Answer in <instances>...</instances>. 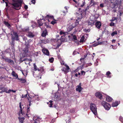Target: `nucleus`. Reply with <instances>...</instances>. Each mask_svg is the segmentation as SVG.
<instances>
[{"mask_svg": "<svg viewBox=\"0 0 123 123\" xmlns=\"http://www.w3.org/2000/svg\"><path fill=\"white\" fill-rule=\"evenodd\" d=\"M99 17V15L98 14H95L94 15H92L90 17V20L87 22L88 25L92 26L93 25Z\"/></svg>", "mask_w": 123, "mask_h": 123, "instance_id": "1", "label": "nucleus"}, {"mask_svg": "<svg viewBox=\"0 0 123 123\" xmlns=\"http://www.w3.org/2000/svg\"><path fill=\"white\" fill-rule=\"evenodd\" d=\"M23 2V0H12L10 4L15 8H20Z\"/></svg>", "mask_w": 123, "mask_h": 123, "instance_id": "2", "label": "nucleus"}, {"mask_svg": "<svg viewBox=\"0 0 123 123\" xmlns=\"http://www.w3.org/2000/svg\"><path fill=\"white\" fill-rule=\"evenodd\" d=\"M82 8H79V13H80V17L78 18L75 21V26L78 25L79 24V22L80 21V19L82 18V16L85 14L86 13V9H82Z\"/></svg>", "mask_w": 123, "mask_h": 123, "instance_id": "3", "label": "nucleus"}, {"mask_svg": "<svg viewBox=\"0 0 123 123\" xmlns=\"http://www.w3.org/2000/svg\"><path fill=\"white\" fill-rule=\"evenodd\" d=\"M91 110L93 114L96 115L97 114V108L95 104H91L90 105Z\"/></svg>", "mask_w": 123, "mask_h": 123, "instance_id": "4", "label": "nucleus"}, {"mask_svg": "<svg viewBox=\"0 0 123 123\" xmlns=\"http://www.w3.org/2000/svg\"><path fill=\"white\" fill-rule=\"evenodd\" d=\"M102 104L104 106L105 110H109L111 107V105L105 101H103L102 102Z\"/></svg>", "mask_w": 123, "mask_h": 123, "instance_id": "5", "label": "nucleus"}, {"mask_svg": "<svg viewBox=\"0 0 123 123\" xmlns=\"http://www.w3.org/2000/svg\"><path fill=\"white\" fill-rule=\"evenodd\" d=\"M11 35H12V40L13 41L15 40L18 41L19 40L18 38V35L17 32L14 31L13 32V34H11Z\"/></svg>", "mask_w": 123, "mask_h": 123, "instance_id": "6", "label": "nucleus"}, {"mask_svg": "<svg viewBox=\"0 0 123 123\" xmlns=\"http://www.w3.org/2000/svg\"><path fill=\"white\" fill-rule=\"evenodd\" d=\"M29 46L28 45H26L25 48H24L23 50L24 52L22 54L23 57H24L26 56H27V53L28 52Z\"/></svg>", "mask_w": 123, "mask_h": 123, "instance_id": "7", "label": "nucleus"}, {"mask_svg": "<svg viewBox=\"0 0 123 123\" xmlns=\"http://www.w3.org/2000/svg\"><path fill=\"white\" fill-rule=\"evenodd\" d=\"M95 25L96 27L98 29H99L100 28L101 26V23L100 21H96L95 24Z\"/></svg>", "mask_w": 123, "mask_h": 123, "instance_id": "8", "label": "nucleus"}, {"mask_svg": "<svg viewBox=\"0 0 123 123\" xmlns=\"http://www.w3.org/2000/svg\"><path fill=\"white\" fill-rule=\"evenodd\" d=\"M20 9L19 8V9H17L16 8H7L6 9V11L7 12H13V11L14 10H19Z\"/></svg>", "mask_w": 123, "mask_h": 123, "instance_id": "9", "label": "nucleus"}, {"mask_svg": "<svg viewBox=\"0 0 123 123\" xmlns=\"http://www.w3.org/2000/svg\"><path fill=\"white\" fill-rule=\"evenodd\" d=\"M81 83H79V85L76 86V90L77 91H78L79 92H80L82 90V88L81 87Z\"/></svg>", "mask_w": 123, "mask_h": 123, "instance_id": "10", "label": "nucleus"}, {"mask_svg": "<svg viewBox=\"0 0 123 123\" xmlns=\"http://www.w3.org/2000/svg\"><path fill=\"white\" fill-rule=\"evenodd\" d=\"M95 94L96 96L99 98L100 99H102V96L100 92H97Z\"/></svg>", "mask_w": 123, "mask_h": 123, "instance_id": "11", "label": "nucleus"}, {"mask_svg": "<svg viewBox=\"0 0 123 123\" xmlns=\"http://www.w3.org/2000/svg\"><path fill=\"white\" fill-rule=\"evenodd\" d=\"M42 51L44 54L47 55H49V52L47 49H44L42 50Z\"/></svg>", "mask_w": 123, "mask_h": 123, "instance_id": "12", "label": "nucleus"}, {"mask_svg": "<svg viewBox=\"0 0 123 123\" xmlns=\"http://www.w3.org/2000/svg\"><path fill=\"white\" fill-rule=\"evenodd\" d=\"M47 34V30L46 29H45L44 31H43L41 36L42 37H45L46 36Z\"/></svg>", "mask_w": 123, "mask_h": 123, "instance_id": "13", "label": "nucleus"}, {"mask_svg": "<svg viewBox=\"0 0 123 123\" xmlns=\"http://www.w3.org/2000/svg\"><path fill=\"white\" fill-rule=\"evenodd\" d=\"M5 61L9 63H13V61L11 59H8L7 57L6 59H5Z\"/></svg>", "mask_w": 123, "mask_h": 123, "instance_id": "14", "label": "nucleus"}, {"mask_svg": "<svg viewBox=\"0 0 123 123\" xmlns=\"http://www.w3.org/2000/svg\"><path fill=\"white\" fill-rule=\"evenodd\" d=\"M104 42H101L100 43H99V42L96 43H95L93 44L92 45V46L93 47H95L99 45H101L102 44H104Z\"/></svg>", "mask_w": 123, "mask_h": 123, "instance_id": "15", "label": "nucleus"}, {"mask_svg": "<svg viewBox=\"0 0 123 123\" xmlns=\"http://www.w3.org/2000/svg\"><path fill=\"white\" fill-rule=\"evenodd\" d=\"M12 75L14 77H15L16 78L18 79V75L14 71H13L12 73Z\"/></svg>", "mask_w": 123, "mask_h": 123, "instance_id": "16", "label": "nucleus"}, {"mask_svg": "<svg viewBox=\"0 0 123 123\" xmlns=\"http://www.w3.org/2000/svg\"><path fill=\"white\" fill-rule=\"evenodd\" d=\"M28 36L30 38H32L34 36V35L31 32H29Z\"/></svg>", "mask_w": 123, "mask_h": 123, "instance_id": "17", "label": "nucleus"}, {"mask_svg": "<svg viewBox=\"0 0 123 123\" xmlns=\"http://www.w3.org/2000/svg\"><path fill=\"white\" fill-rule=\"evenodd\" d=\"M49 41V40L47 39H43L41 40V43H43L45 44H46L48 43Z\"/></svg>", "mask_w": 123, "mask_h": 123, "instance_id": "18", "label": "nucleus"}, {"mask_svg": "<svg viewBox=\"0 0 123 123\" xmlns=\"http://www.w3.org/2000/svg\"><path fill=\"white\" fill-rule=\"evenodd\" d=\"M18 118L19 120V123H24V121L25 119V118L24 117L20 118L18 117Z\"/></svg>", "mask_w": 123, "mask_h": 123, "instance_id": "19", "label": "nucleus"}, {"mask_svg": "<svg viewBox=\"0 0 123 123\" xmlns=\"http://www.w3.org/2000/svg\"><path fill=\"white\" fill-rule=\"evenodd\" d=\"M4 24L7 27H8L9 28H10L11 25L8 22L5 21L4 22Z\"/></svg>", "mask_w": 123, "mask_h": 123, "instance_id": "20", "label": "nucleus"}, {"mask_svg": "<svg viewBox=\"0 0 123 123\" xmlns=\"http://www.w3.org/2000/svg\"><path fill=\"white\" fill-rule=\"evenodd\" d=\"M106 101L108 102H111L112 101V98H111L110 97L108 96L106 97Z\"/></svg>", "mask_w": 123, "mask_h": 123, "instance_id": "21", "label": "nucleus"}, {"mask_svg": "<svg viewBox=\"0 0 123 123\" xmlns=\"http://www.w3.org/2000/svg\"><path fill=\"white\" fill-rule=\"evenodd\" d=\"M118 105V101H116L115 102L113 103L112 104V106L113 107H115L117 106Z\"/></svg>", "mask_w": 123, "mask_h": 123, "instance_id": "22", "label": "nucleus"}, {"mask_svg": "<svg viewBox=\"0 0 123 123\" xmlns=\"http://www.w3.org/2000/svg\"><path fill=\"white\" fill-rule=\"evenodd\" d=\"M31 22L32 24L31 26L33 28L37 26L36 23L33 21H32Z\"/></svg>", "mask_w": 123, "mask_h": 123, "instance_id": "23", "label": "nucleus"}, {"mask_svg": "<svg viewBox=\"0 0 123 123\" xmlns=\"http://www.w3.org/2000/svg\"><path fill=\"white\" fill-rule=\"evenodd\" d=\"M18 80H19L20 81H21V82L23 83H25L26 82V81L25 79L22 78L19 79L18 78Z\"/></svg>", "mask_w": 123, "mask_h": 123, "instance_id": "24", "label": "nucleus"}, {"mask_svg": "<svg viewBox=\"0 0 123 123\" xmlns=\"http://www.w3.org/2000/svg\"><path fill=\"white\" fill-rule=\"evenodd\" d=\"M84 36H82L80 40V43H82L84 42Z\"/></svg>", "mask_w": 123, "mask_h": 123, "instance_id": "25", "label": "nucleus"}, {"mask_svg": "<svg viewBox=\"0 0 123 123\" xmlns=\"http://www.w3.org/2000/svg\"><path fill=\"white\" fill-rule=\"evenodd\" d=\"M42 20L41 19V20H38V23L39 24V26H41L42 25H43V23L41 21Z\"/></svg>", "mask_w": 123, "mask_h": 123, "instance_id": "26", "label": "nucleus"}, {"mask_svg": "<svg viewBox=\"0 0 123 123\" xmlns=\"http://www.w3.org/2000/svg\"><path fill=\"white\" fill-rule=\"evenodd\" d=\"M31 61V62H32V61L31 59V58L28 59L26 58V62H28V64H30V61Z\"/></svg>", "mask_w": 123, "mask_h": 123, "instance_id": "27", "label": "nucleus"}, {"mask_svg": "<svg viewBox=\"0 0 123 123\" xmlns=\"http://www.w3.org/2000/svg\"><path fill=\"white\" fill-rule=\"evenodd\" d=\"M47 17H48L49 18H51L52 19H53L54 20L55 19L54 18L53 16H50L49 15H47L46 16Z\"/></svg>", "mask_w": 123, "mask_h": 123, "instance_id": "28", "label": "nucleus"}, {"mask_svg": "<svg viewBox=\"0 0 123 123\" xmlns=\"http://www.w3.org/2000/svg\"><path fill=\"white\" fill-rule=\"evenodd\" d=\"M117 31H115L114 32H113L111 34V35L112 36H114L115 35H117Z\"/></svg>", "mask_w": 123, "mask_h": 123, "instance_id": "29", "label": "nucleus"}, {"mask_svg": "<svg viewBox=\"0 0 123 123\" xmlns=\"http://www.w3.org/2000/svg\"><path fill=\"white\" fill-rule=\"evenodd\" d=\"M33 66H34V70L35 71H36L37 69V66L36 65L35 63L34 64Z\"/></svg>", "mask_w": 123, "mask_h": 123, "instance_id": "30", "label": "nucleus"}, {"mask_svg": "<svg viewBox=\"0 0 123 123\" xmlns=\"http://www.w3.org/2000/svg\"><path fill=\"white\" fill-rule=\"evenodd\" d=\"M111 74V73L109 71H108L106 73V75H107V77L110 78L111 77V76H109V75L110 74Z\"/></svg>", "mask_w": 123, "mask_h": 123, "instance_id": "31", "label": "nucleus"}, {"mask_svg": "<svg viewBox=\"0 0 123 123\" xmlns=\"http://www.w3.org/2000/svg\"><path fill=\"white\" fill-rule=\"evenodd\" d=\"M54 60L53 58L52 57L49 59V61L50 62L52 63L54 61Z\"/></svg>", "mask_w": 123, "mask_h": 123, "instance_id": "32", "label": "nucleus"}, {"mask_svg": "<svg viewBox=\"0 0 123 123\" xmlns=\"http://www.w3.org/2000/svg\"><path fill=\"white\" fill-rule=\"evenodd\" d=\"M61 70L62 71H63L65 73H68L66 69L65 68H62L61 69Z\"/></svg>", "mask_w": 123, "mask_h": 123, "instance_id": "33", "label": "nucleus"}, {"mask_svg": "<svg viewBox=\"0 0 123 123\" xmlns=\"http://www.w3.org/2000/svg\"><path fill=\"white\" fill-rule=\"evenodd\" d=\"M66 67V68H65L66 69L67 71V72H68L69 71V70H70V68L68 66H67V67Z\"/></svg>", "mask_w": 123, "mask_h": 123, "instance_id": "34", "label": "nucleus"}, {"mask_svg": "<svg viewBox=\"0 0 123 123\" xmlns=\"http://www.w3.org/2000/svg\"><path fill=\"white\" fill-rule=\"evenodd\" d=\"M19 107L20 108V111H22V108L21 107V102H20L19 104Z\"/></svg>", "mask_w": 123, "mask_h": 123, "instance_id": "35", "label": "nucleus"}, {"mask_svg": "<svg viewBox=\"0 0 123 123\" xmlns=\"http://www.w3.org/2000/svg\"><path fill=\"white\" fill-rule=\"evenodd\" d=\"M1 56L2 57V58L5 60V59L7 58L4 55H2Z\"/></svg>", "mask_w": 123, "mask_h": 123, "instance_id": "36", "label": "nucleus"}, {"mask_svg": "<svg viewBox=\"0 0 123 123\" xmlns=\"http://www.w3.org/2000/svg\"><path fill=\"white\" fill-rule=\"evenodd\" d=\"M73 36L74 39L75 40H77V37L75 35H73Z\"/></svg>", "mask_w": 123, "mask_h": 123, "instance_id": "37", "label": "nucleus"}, {"mask_svg": "<svg viewBox=\"0 0 123 123\" xmlns=\"http://www.w3.org/2000/svg\"><path fill=\"white\" fill-rule=\"evenodd\" d=\"M45 25L47 28L49 27V28H50V27L49 25V24L48 23H45Z\"/></svg>", "mask_w": 123, "mask_h": 123, "instance_id": "38", "label": "nucleus"}, {"mask_svg": "<svg viewBox=\"0 0 123 123\" xmlns=\"http://www.w3.org/2000/svg\"><path fill=\"white\" fill-rule=\"evenodd\" d=\"M56 23V20H55L54 21H52L51 22V23L53 25H54Z\"/></svg>", "mask_w": 123, "mask_h": 123, "instance_id": "39", "label": "nucleus"}, {"mask_svg": "<svg viewBox=\"0 0 123 123\" xmlns=\"http://www.w3.org/2000/svg\"><path fill=\"white\" fill-rule=\"evenodd\" d=\"M6 90H7L6 89H5L4 90H2V91L0 92V93H2V92H6Z\"/></svg>", "mask_w": 123, "mask_h": 123, "instance_id": "40", "label": "nucleus"}, {"mask_svg": "<svg viewBox=\"0 0 123 123\" xmlns=\"http://www.w3.org/2000/svg\"><path fill=\"white\" fill-rule=\"evenodd\" d=\"M119 120L120 121H121L122 122H123V117L121 116H120L119 118Z\"/></svg>", "mask_w": 123, "mask_h": 123, "instance_id": "41", "label": "nucleus"}, {"mask_svg": "<svg viewBox=\"0 0 123 123\" xmlns=\"http://www.w3.org/2000/svg\"><path fill=\"white\" fill-rule=\"evenodd\" d=\"M62 42H63L65 41V38H62L60 39Z\"/></svg>", "mask_w": 123, "mask_h": 123, "instance_id": "42", "label": "nucleus"}, {"mask_svg": "<svg viewBox=\"0 0 123 123\" xmlns=\"http://www.w3.org/2000/svg\"><path fill=\"white\" fill-rule=\"evenodd\" d=\"M74 27L72 26V25H71L69 27V28L70 29V30H71L72 29L74 28Z\"/></svg>", "mask_w": 123, "mask_h": 123, "instance_id": "43", "label": "nucleus"}, {"mask_svg": "<svg viewBox=\"0 0 123 123\" xmlns=\"http://www.w3.org/2000/svg\"><path fill=\"white\" fill-rule=\"evenodd\" d=\"M94 0H91L90 1V6H91V5H92L94 2Z\"/></svg>", "mask_w": 123, "mask_h": 123, "instance_id": "44", "label": "nucleus"}, {"mask_svg": "<svg viewBox=\"0 0 123 123\" xmlns=\"http://www.w3.org/2000/svg\"><path fill=\"white\" fill-rule=\"evenodd\" d=\"M85 72L84 71H82L81 72V74L82 75H85Z\"/></svg>", "mask_w": 123, "mask_h": 123, "instance_id": "45", "label": "nucleus"}, {"mask_svg": "<svg viewBox=\"0 0 123 123\" xmlns=\"http://www.w3.org/2000/svg\"><path fill=\"white\" fill-rule=\"evenodd\" d=\"M97 3L96 2H95V1H94L92 5H91V6H93V7H94V5H96Z\"/></svg>", "mask_w": 123, "mask_h": 123, "instance_id": "46", "label": "nucleus"}, {"mask_svg": "<svg viewBox=\"0 0 123 123\" xmlns=\"http://www.w3.org/2000/svg\"><path fill=\"white\" fill-rule=\"evenodd\" d=\"M115 24L113 22H111L110 24V25L111 26H114V25Z\"/></svg>", "mask_w": 123, "mask_h": 123, "instance_id": "47", "label": "nucleus"}, {"mask_svg": "<svg viewBox=\"0 0 123 123\" xmlns=\"http://www.w3.org/2000/svg\"><path fill=\"white\" fill-rule=\"evenodd\" d=\"M11 92V90L9 89L8 90V91H7V90H6V93H10Z\"/></svg>", "mask_w": 123, "mask_h": 123, "instance_id": "48", "label": "nucleus"}, {"mask_svg": "<svg viewBox=\"0 0 123 123\" xmlns=\"http://www.w3.org/2000/svg\"><path fill=\"white\" fill-rule=\"evenodd\" d=\"M34 55L35 56H38V55L37 54V53L35 52L34 54Z\"/></svg>", "mask_w": 123, "mask_h": 123, "instance_id": "49", "label": "nucleus"}, {"mask_svg": "<svg viewBox=\"0 0 123 123\" xmlns=\"http://www.w3.org/2000/svg\"><path fill=\"white\" fill-rule=\"evenodd\" d=\"M60 35H62V34H65V33L64 32H63L62 31H61L60 32Z\"/></svg>", "mask_w": 123, "mask_h": 123, "instance_id": "50", "label": "nucleus"}, {"mask_svg": "<svg viewBox=\"0 0 123 123\" xmlns=\"http://www.w3.org/2000/svg\"><path fill=\"white\" fill-rule=\"evenodd\" d=\"M27 96V94H26L25 95H22V98H24L26 97Z\"/></svg>", "mask_w": 123, "mask_h": 123, "instance_id": "51", "label": "nucleus"}, {"mask_svg": "<svg viewBox=\"0 0 123 123\" xmlns=\"http://www.w3.org/2000/svg\"><path fill=\"white\" fill-rule=\"evenodd\" d=\"M8 12H6V15L7 16V17L9 19L10 18L9 17V15L8 14Z\"/></svg>", "mask_w": 123, "mask_h": 123, "instance_id": "52", "label": "nucleus"}, {"mask_svg": "<svg viewBox=\"0 0 123 123\" xmlns=\"http://www.w3.org/2000/svg\"><path fill=\"white\" fill-rule=\"evenodd\" d=\"M20 63L22 62L23 61V60H22V57L20 58Z\"/></svg>", "mask_w": 123, "mask_h": 123, "instance_id": "53", "label": "nucleus"}, {"mask_svg": "<svg viewBox=\"0 0 123 123\" xmlns=\"http://www.w3.org/2000/svg\"><path fill=\"white\" fill-rule=\"evenodd\" d=\"M35 0H32L31 2L33 4H34L35 3Z\"/></svg>", "mask_w": 123, "mask_h": 123, "instance_id": "54", "label": "nucleus"}, {"mask_svg": "<svg viewBox=\"0 0 123 123\" xmlns=\"http://www.w3.org/2000/svg\"><path fill=\"white\" fill-rule=\"evenodd\" d=\"M100 6L101 7H104V4H101L100 5Z\"/></svg>", "mask_w": 123, "mask_h": 123, "instance_id": "55", "label": "nucleus"}, {"mask_svg": "<svg viewBox=\"0 0 123 123\" xmlns=\"http://www.w3.org/2000/svg\"><path fill=\"white\" fill-rule=\"evenodd\" d=\"M65 9L66 10V11H62L63 13H66V12H67V8H65Z\"/></svg>", "mask_w": 123, "mask_h": 123, "instance_id": "56", "label": "nucleus"}, {"mask_svg": "<svg viewBox=\"0 0 123 123\" xmlns=\"http://www.w3.org/2000/svg\"><path fill=\"white\" fill-rule=\"evenodd\" d=\"M85 2H83V4L82 5H81L80 6L81 7H83V6L84 5H85Z\"/></svg>", "mask_w": 123, "mask_h": 123, "instance_id": "57", "label": "nucleus"}, {"mask_svg": "<svg viewBox=\"0 0 123 123\" xmlns=\"http://www.w3.org/2000/svg\"><path fill=\"white\" fill-rule=\"evenodd\" d=\"M114 7H115L117 5V3L116 2H114Z\"/></svg>", "mask_w": 123, "mask_h": 123, "instance_id": "58", "label": "nucleus"}, {"mask_svg": "<svg viewBox=\"0 0 123 123\" xmlns=\"http://www.w3.org/2000/svg\"><path fill=\"white\" fill-rule=\"evenodd\" d=\"M20 112L21 113L22 115H24V114H25V113L24 112H23L22 111H20Z\"/></svg>", "mask_w": 123, "mask_h": 123, "instance_id": "59", "label": "nucleus"}, {"mask_svg": "<svg viewBox=\"0 0 123 123\" xmlns=\"http://www.w3.org/2000/svg\"><path fill=\"white\" fill-rule=\"evenodd\" d=\"M53 105V104H51L50 103L49 105V106L50 107H52V105Z\"/></svg>", "mask_w": 123, "mask_h": 123, "instance_id": "60", "label": "nucleus"}, {"mask_svg": "<svg viewBox=\"0 0 123 123\" xmlns=\"http://www.w3.org/2000/svg\"><path fill=\"white\" fill-rule=\"evenodd\" d=\"M25 6L24 7V8H28V6L26 5H25Z\"/></svg>", "mask_w": 123, "mask_h": 123, "instance_id": "61", "label": "nucleus"}, {"mask_svg": "<svg viewBox=\"0 0 123 123\" xmlns=\"http://www.w3.org/2000/svg\"><path fill=\"white\" fill-rule=\"evenodd\" d=\"M61 44V43H60L59 44H58L57 45V47H59Z\"/></svg>", "mask_w": 123, "mask_h": 123, "instance_id": "62", "label": "nucleus"}, {"mask_svg": "<svg viewBox=\"0 0 123 123\" xmlns=\"http://www.w3.org/2000/svg\"><path fill=\"white\" fill-rule=\"evenodd\" d=\"M110 0H105V2H108L110 1Z\"/></svg>", "mask_w": 123, "mask_h": 123, "instance_id": "63", "label": "nucleus"}, {"mask_svg": "<svg viewBox=\"0 0 123 123\" xmlns=\"http://www.w3.org/2000/svg\"><path fill=\"white\" fill-rule=\"evenodd\" d=\"M116 19V18H115L114 19H112L111 20L112 21H114Z\"/></svg>", "mask_w": 123, "mask_h": 123, "instance_id": "64", "label": "nucleus"}]
</instances>
